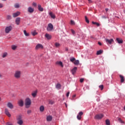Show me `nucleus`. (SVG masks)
<instances>
[{
	"instance_id": "nucleus-1",
	"label": "nucleus",
	"mask_w": 125,
	"mask_h": 125,
	"mask_svg": "<svg viewBox=\"0 0 125 125\" xmlns=\"http://www.w3.org/2000/svg\"><path fill=\"white\" fill-rule=\"evenodd\" d=\"M32 104V102L29 98H27L25 100V108H30V106Z\"/></svg>"
},
{
	"instance_id": "nucleus-2",
	"label": "nucleus",
	"mask_w": 125,
	"mask_h": 125,
	"mask_svg": "<svg viewBox=\"0 0 125 125\" xmlns=\"http://www.w3.org/2000/svg\"><path fill=\"white\" fill-rule=\"evenodd\" d=\"M14 77L16 79H20L21 78V71L19 70L15 71Z\"/></svg>"
},
{
	"instance_id": "nucleus-3",
	"label": "nucleus",
	"mask_w": 125,
	"mask_h": 125,
	"mask_svg": "<svg viewBox=\"0 0 125 125\" xmlns=\"http://www.w3.org/2000/svg\"><path fill=\"white\" fill-rule=\"evenodd\" d=\"M104 117L103 114H98L95 116V120H101Z\"/></svg>"
},
{
	"instance_id": "nucleus-4",
	"label": "nucleus",
	"mask_w": 125,
	"mask_h": 125,
	"mask_svg": "<svg viewBox=\"0 0 125 125\" xmlns=\"http://www.w3.org/2000/svg\"><path fill=\"white\" fill-rule=\"evenodd\" d=\"M11 30H12V26L10 25L9 26H7L5 29V33H6V34H8L10 31H11Z\"/></svg>"
},
{
	"instance_id": "nucleus-5",
	"label": "nucleus",
	"mask_w": 125,
	"mask_h": 125,
	"mask_svg": "<svg viewBox=\"0 0 125 125\" xmlns=\"http://www.w3.org/2000/svg\"><path fill=\"white\" fill-rule=\"evenodd\" d=\"M105 41L107 44H112V43L114 42V40L113 39H111L110 40L105 39Z\"/></svg>"
},
{
	"instance_id": "nucleus-6",
	"label": "nucleus",
	"mask_w": 125,
	"mask_h": 125,
	"mask_svg": "<svg viewBox=\"0 0 125 125\" xmlns=\"http://www.w3.org/2000/svg\"><path fill=\"white\" fill-rule=\"evenodd\" d=\"M43 49V46L42 44H38L36 47L35 49L38 50V49Z\"/></svg>"
},
{
	"instance_id": "nucleus-7",
	"label": "nucleus",
	"mask_w": 125,
	"mask_h": 125,
	"mask_svg": "<svg viewBox=\"0 0 125 125\" xmlns=\"http://www.w3.org/2000/svg\"><path fill=\"white\" fill-rule=\"evenodd\" d=\"M53 30V25L51 23H49L47 27V30L48 31H52Z\"/></svg>"
},
{
	"instance_id": "nucleus-8",
	"label": "nucleus",
	"mask_w": 125,
	"mask_h": 125,
	"mask_svg": "<svg viewBox=\"0 0 125 125\" xmlns=\"http://www.w3.org/2000/svg\"><path fill=\"white\" fill-rule=\"evenodd\" d=\"M19 106L20 107H23L24 106V101L22 100H20L18 102Z\"/></svg>"
},
{
	"instance_id": "nucleus-9",
	"label": "nucleus",
	"mask_w": 125,
	"mask_h": 125,
	"mask_svg": "<svg viewBox=\"0 0 125 125\" xmlns=\"http://www.w3.org/2000/svg\"><path fill=\"white\" fill-rule=\"evenodd\" d=\"M83 112L82 111L80 112L77 116L78 120H82V116H83Z\"/></svg>"
},
{
	"instance_id": "nucleus-10",
	"label": "nucleus",
	"mask_w": 125,
	"mask_h": 125,
	"mask_svg": "<svg viewBox=\"0 0 125 125\" xmlns=\"http://www.w3.org/2000/svg\"><path fill=\"white\" fill-rule=\"evenodd\" d=\"M20 13H21L19 11H18L15 13H13V17H14V18H15L16 17L19 16V15H20Z\"/></svg>"
},
{
	"instance_id": "nucleus-11",
	"label": "nucleus",
	"mask_w": 125,
	"mask_h": 125,
	"mask_svg": "<svg viewBox=\"0 0 125 125\" xmlns=\"http://www.w3.org/2000/svg\"><path fill=\"white\" fill-rule=\"evenodd\" d=\"M77 70H78L77 67H74L71 70L72 75H75L76 72H77Z\"/></svg>"
},
{
	"instance_id": "nucleus-12",
	"label": "nucleus",
	"mask_w": 125,
	"mask_h": 125,
	"mask_svg": "<svg viewBox=\"0 0 125 125\" xmlns=\"http://www.w3.org/2000/svg\"><path fill=\"white\" fill-rule=\"evenodd\" d=\"M7 106L9 109H13L14 108L13 104L10 102L7 103Z\"/></svg>"
},
{
	"instance_id": "nucleus-13",
	"label": "nucleus",
	"mask_w": 125,
	"mask_h": 125,
	"mask_svg": "<svg viewBox=\"0 0 125 125\" xmlns=\"http://www.w3.org/2000/svg\"><path fill=\"white\" fill-rule=\"evenodd\" d=\"M5 114L8 116V117H11V115L10 114V113H9V111L8 110V109L6 108L5 109Z\"/></svg>"
},
{
	"instance_id": "nucleus-14",
	"label": "nucleus",
	"mask_w": 125,
	"mask_h": 125,
	"mask_svg": "<svg viewBox=\"0 0 125 125\" xmlns=\"http://www.w3.org/2000/svg\"><path fill=\"white\" fill-rule=\"evenodd\" d=\"M56 65H59V66H61L62 68L64 67V65H63V62H56Z\"/></svg>"
},
{
	"instance_id": "nucleus-15",
	"label": "nucleus",
	"mask_w": 125,
	"mask_h": 125,
	"mask_svg": "<svg viewBox=\"0 0 125 125\" xmlns=\"http://www.w3.org/2000/svg\"><path fill=\"white\" fill-rule=\"evenodd\" d=\"M21 18H17L15 20V23L17 25H19L20 24V21Z\"/></svg>"
},
{
	"instance_id": "nucleus-16",
	"label": "nucleus",
	"mask_w": 125,
	"mask_h": 125,
	"mask_svg": "<svg viewBox=\"0 0 125 125\" xmlns=\"http://www.w3.org/2000/svg\"><path fill=\"white\" fill-rule=\"evenodd\" d=\"M28 11L29 12V13H33V12H34V8L29 7L28 8Z\"/></svg>"
},
{
	"instance_id": "nucleus-17",
	"label": "nucleus",
	"mask_w": 125,
	"mask_h": 125,
	"mask_svg": "<svg viewBox=\"0 0 125 125\" xmlns=\"http://www.w3.org/2000/svg\"><path fill=\"white\" fill-rule=\"evenodd\" d=\"M49 15L51 17V18H52L53 19H55L56 18V16H55V15L54 14H53V13L50 12L49 13Z\"/></svg>"
},
{
	"instance_id": "nucleus-18",
	"label": "nucleus",
	"mask_w": 125,
	"mask_h": 125,
	"mask_svg": "<svg viewBox=\"0 0 125 125\" xmlns=\"http://www.w3.org/2000/svg\"><path fill=\"white\" fill-rule=\"evenodd\" d=\"M45 38L48 39V40H51V35L46 33L45 35Z\"/></svg>"
},
{
	"instance_id": "nucleus-19",
	"label": "nucleus",
	"mask_w": 125,
	"mask_h": 125,
	"mask_svg": "<svg viewBox=\"0 0 125 125\" xmlns=\"http://www.w3.org/2000/svg\"><path fill=\"white\" fill-rule=\"evenodd\" d=\"M119 77L121 79V81H120L121 83H124V82H125V77H124V76L121 75H120Z\"/></svg>"
},
{
	"instance_id": "nucleus-20",
	"label": "nucleus",
	"mask_w": 125,
	"mask_h": 125,
	"mask_svg": "<svg viewBox=\"0 0 125 125\" xmlns=\"http://www.w3.org/2000/svg\"><path fill=\"white\" fill-rule=\"evenodd\" d=\"M46 120L47 122H51L52 121V116H48L46 117Z\"/></svg>"
},
{
	"instance_id": "nucleus-21",
	"label": "nucleus",
	"mask_w": 125,
	"mask_h": 125,
	"mask_svg": "<svg viewBox=\"0 0 125 125\" xmlns=\"http://www.w3.org/2000/svg\"><path fill=\"white\" fill-rule=\"evenodd\" d=\"M38 10H39V11H41L42 12L43 11V8L42 7V6L41 5V4H38Z\"/></svg>"
},
{
	"instance_id": "nucleus-22",
	"label": "nucleus",
	"mask_w": 125,
	"mask_h": 125,
	"mask_svg": "<svg viewBox=\"0 0 125 125\" xmlns=\"http://www.w3.org/2000/svg\"><path fill=\"white\" fill-rule=\"evenodd\" d=\"M116 41L118 43H123V41L122 39H120L119 38H116Z\"/></svg>"
},
{
	"instance_id": "nucleus-23",
	"label": "nucleus",
	"mask_w": 125,
	"mask_h": 125,
	"mask_svg": "<svg viewBox=\"0 0 125 125\" xmlns=\"http://www.w3.org/2000/svg\"><path fill=\"white\" fill-rule=\"evenodd\" d=\"M37 93H38V91L36 90L34 92V93L31 94V95L33 96V97H36V96H37Z\"/></svg>"
},
{
	"instance_id": "nucleus-24",
	"label": "nucleus",
	"mask_w": 125,
	"mask_h": 125,
	"mask_svg": "<svg viewBox=\"0 0 125 125\" xmlns=\"http://www.w3.org/2000/svg\"><path fill=\"white\" fill-rule=\"evenodd\" d=\"M40 112H43V111H44V107L42 105H41L40 107Z\"/></svg>"
},
{
	"instance_id": "nucleus-25",
	"label": "nucleus",
	"mask_w": 125,
	"mask_h": 125,
	"mask_svg": "<svg viewBox=\"0 0 125 125\" xmlns=\"http://www.w3.org/2000/svg\"><path fill=\"white\" fill-rule=\"evenodd\" d=\"M17 124L18 125H23V120H18L17 121Z\"/></svg>"
},
{
	"instance_id": "nucleus-26",
	"label": "nucleus",
	"mask_w": 125,
	"mask_h": 125,
	"mask_svg": "<svg viewBox=\"0 0 125 125\" xmlns=\"http://www.w3.org/2000/svg\"><path fill=\"white\" fill-rule=\"evenodd\" d=\"M12 18V17L10 15H8L6 16V19L7 20H11V19Z\"/></svg>"
},
{
	"instance_id": "nucleus-27",
	"label": "nucleus",
	"mask_w": 125,
	"mask_h": 125,
	"mask_svg": "<svg viewBox=\"0 0 125 125\" xmlns=\"http://www.w3.org/2000/svg\"><path fill=\"white\" fill-rule=\"evenodd\" d=\"M103 51L102 50H100L97 52V55H100V54H102Z\"/></svg>"
},
{
	"instance_id": "nucleus-28",
	"label": "nucleus",
	"mask_w": 125,
	"mask_h": 125,
	"mask_svg": "<svg viewBox=\"0 0 125 125\" xmlns=\"http://www.w3.org/2000/svg\"><path fill=\"white\" fill-rule=\"evenodd\" d=\"M92 23L94 25H96L98 27H99V26H100V24L96 22L92 21Z\"/></svg>"
},
{
	"instance_id": "nucleus-29",
	"label": "nucleus",
	"mask_w": 125,
	"mask_h": 125,
	"mask_svg": "<svg viewBox=\"0 0 125 125\" xmlns=\"http://www.w3.org/2000/svg\"><path fill=\"white\" fill-rule=\"evenodd\" d=\"M32 36H36V35L38 34V32H37V31H36V30H34L33 32L31 33Z\"/></svg>"
},
{
	"instance_id": "nucleus-30",
	"label": "nucleus",
	"mask_w": 125,
	"mask_h": 125,
	"mask_svg": "<svg viewBox=\"0 0 125 125\" xmlns=\"http://www.w3.org/2000/svg\"><path fill=\"white\" fill-rule=\"evenodd\" d=\"M7 56V53L5 52V53H3L2 57V58H5V57Z\"/></svg>"
},
{
	"instance_id": "nucleus-31",
	"label": "nucleus",
	"mask_w": 125,
	"mask_h": 125,
	"mask_svg": "<svg viewBox=\"0 0 125 125\" xmlns=\"http://www.w3.org/2000/svg\"><path fill=\"white\" fill-rule=\"evenodd\" d=\"M14 7L15 8H19V7H20V5L18 3H16L14 5Z\"/></svg>"
},
{
	"instance_id": "nucleus-32",
	"label": "nucleus",
	"mask_w": 125,
	"mask_h": 125,
	"mask_svg": "<svg viewBox=\"0 0 125 125\" xmlns=\"http://www.w3.org/2000/svg\"><path fill=\"white\" fill-rule=\"evenodd\" d=\"M12 49L13 50H15V49H16V48H17V46H16L15 45H12Z\"/></svg>"
},
{
	"instance_id": "nucleus-33",
	"label": "nucleus",
	"mask_w": 125,
	"mask_h": 125,
	"mask_svg": "<svg viewBox=\"0 0 125 125\" xmlns=\"http://www.w3.org/2000/svg\"><path fill=\"white\" fill-rule=\"evenodd\" d=\"M74 64H75V65H79V64H80V62L79 60L75 61Z\"/></svg>"
},
{
	"instance_id": "nucleus-34",
	"label": "nucleus",
	"mask_w": 125,
	"mask_h": 125,
	"mask_svg": "<svg viewBox=\"0 0 125 125\" xmlns=\"http://www.w3.org/2000/svg\"><path fill=\"white\" fill-rule=\"evenodd\" d=\"M22 120V116H21V115H19L17 118V121H21Z\"/></svg>"
},
{
	"instance_id": "nucleus-35",
	"label": "nucleus",
	"mask_w": 125,
	"mask_h": 125,
	"mask_svg": "<svg viewBox=\"0 0 125 125\" xmlns=\"http://www.w3.org/2000/svg\"><path fill=\"white\" fill-rule=\"evenodd\" d=\"M105 124H106V125H110V120H109V119H107L105 121Z\"/></svg>"
},
{
	"instance_id": "nucleus-36",
	"label": "nucleus",
	"mask_w": 125,
	"mask_h": 125,
	"mask_svg": "<svg viewBox=\"0 0 125 125\" xmlns=\"http://www.w3.org/2000/svg\"><path fill=\"white\" fill-rule=\"evenodd\" d=\"M23 33L26 37H29V33H27V31H26V30H24Z\"/></svg>"
},
{
	"instance_id": "nucleus-37",
	"label": "nucleus",
	"mask_w": 125,
	"mask_h": 125,
	"mask_svg": "<svg viewBox=\"0 0 125 125\" xmlns=\"http://www.w3.org/2000/svg\"><path fill=\"white\" fill-rule=\"evenodd\" d=\"M85 21L88 24L89 23V20H88V19H87V17L86 16H85Z\"/></svg>"
},
{
	"instance_id": "nucleus-38",
	"label": "nucleus",
	"mask_w": 125,
	"mask_h": 125,
	"mask_svg": "<svg viewBox=\"0 0 125 125\" xmlns=\"http://www.w3.org/2000/svg\"><path fill=\"white\" fill-rule=\"evenodd\" d=\"M61 87V85L60 83H58L56 85V88H58V89H59V88H60Z\"/></svg>"
},
{
	"instance_id": "nucleus-39",
	"label": "nucleus",
	"mask_w": 125,
	"mask_h": 125,
	"mask_svg": "<svg viewBox=\"0 0 125 125\" xmlns=\"http://www.w3.org/2000/svg\"><path fill=\"white\" fill-rule=\"evenodd\" d=\"M99 88L101 89V90H103V88H104V86L103 85H100L99 86Z\"/></svg>"
},
{
	"instance_id": "nucleus-40",
	"label": "nucleus",
	"mask_w": 125,
	"mask_h": 125,
	"mask_svg": "<svg viewBox=\"0 0 125 125\" xmlns=\"http://www.w3.org/2000/svg\"><path fill=\"white\" fill-rule=\"evenodd\" d=\"M70 61L71 62H74V61H76V59L75 58H70Z\"/></svg>"
},
{
	"instance_id": "nucleus-41",
	"label": "nucleus",
	"mask_w": 125,
	"mask_h": 125,
	"mask_svg": "<svg viewBox=\"0 0 125 125\" xmlns=\"http://www.w3.org/2000/svg\"><path fill=\"white\" fill-rule=\"evenodd\" d=\"M55 45L56 47H59L60 46V44L59 43H55Z\"/></svg>"
},
{
	"instance_id": "nucleus-42",
	"label": "nucleus",
	"mask_w": 125,
	"mask_h": 125,
	"mask_svg": "<svg viewBox=\"0 0 125 125\" xmlns=\"http://www.w3.org/2000/svg\"><path fill=\"white\" fill-rule=\"evenodd\" d=\"M118 121L119 123H121V124H124V121H123L121 118H119Z\"/></svg>"
},
{
	"instance_id": "nucleus-43",
	"label": "nucleus",
	"mask_w": 125,
	"mask_h": 125,
	"mask_svg": "<svg viewBox=\"0 0 125 125\" xmlns=\"http://www.w3.org/2000/svg\"><path fill=\"white\" fill-rule=\"evenodd\" d=\"M54 102H53L52 100H50V101H49V104H51V105H52V104H54Z\"/></svg>"
},
{
	"instance_id": "nucleus-44",
	"label": "nucleus",
	"mask_w": 125,
	"mask_h": 125,
	"mask_svg": "<svg viewBox=\"0 0 125 125\" xmlns=\"http://www.w3.org/2000/svg\"><path fill=\"white\" fill-rule=\"evenodd\" d=\"M32 5H33V6H34V7H37V3H36V2H33V3H32Z\"/></svg>"
},
{
	"instance_id": "nucleus-45",
	"label": "nucleus",
	"mask_w": 125,
	"mask_h": 125,
	"mask_svg": "<svg viewBox=\"0 0 125 125\" xmlns=\"http://www.w3.org/2000/svg\"><path fill=\"white\" fill-rule=\"evenodd\" d=\"M83 81H84V79L83 78H81L80 80V83H83Z\"/></svg>"
},
{
	"instance_id": "nucleus-46",
	"label": "nucleus",
	"mask_w": 125,
	"mask_h": 125,
	"mask_svg": "<svg viewBox=\"0 0 125 125\" xmlns=\"http://www.w3.org/2000/svg\"><path fill=\"white\" fill-rule=\"evenodd\" d=\"M70 23L71 24V25H75V21H73L71 20L70 21Z\"/></svg>"
},
{
	"instance_id": "nucleus-47",
	"label": "nucleus",
	"mask_w": 125,
	"mask_h": 125,
	"mask_svg": "<svg viewBox=\"0 0 125 125\" xmlns=\"http://www.w3.org/2000/svg\"><path fill=\"white\" fill-rule=\"evenodd\" d=\"M31 113H32V110H27L28 115H29V114H31Z\"/></svg>"
},
{
	"instance_id": "nucleus-48",
	"label": "nucleus",
	"mask_w": 125,
	"mask_h": 125,
	"mask_svg": "<svg viewBox=\"0 0 125 125\" xmlns=\"http://www.w3.org/2000/svg\"><path fill=\"white\" fill-rule=\"evenodd\" d=\"M3 7V4L1 3H0V8H2Z\"/></svg>"
},
{
	"instance_id": "nucleus-49",
	"label": "nucleus",
	"mask_w": 125,
	"mask_h": 125,
	"mask_svg": "<svg viewBox=\"0 0 125 125\" xmlns=\"http://www.w3.org/2000/svg\"><path fill=\"white\" fill-rule=\"evenodd\" d=\"M69 94H70V92H68L66 93V97H69Z\"/></svg>"
},
{
	"instance_id": "nucleus-50",
	"label": "nucleus",
	"mask_w": 125,
	"mask_h": 125,
	"mask_svg": "<svg viewBox=\"0 0 125 125\" xmlns=\"http://www.w3.org/2000/svg\"><path fill=\"white\" fill-rule=\"evenodd\" d=\"M71 33H72V34H75V31L73 29H71Z\"/></svg>"
},
{
	"instance_id": "nucleus-51",
	"label": "nucleus",
	"mask_w": 125,
	"mask_h": 125,
	"mask_svg": "<svg viewBox=\"0 0 125 125\" xmlns=\"http://www.w3.org/2000/svg\"><path fill=\"white\" fill-rule=\"evenodd\" d=\"M102 18H103V19H106V16H103L102 17Z\"/></svg>"
},
{
	"instance_id": "nucleus-52",
	"label": "nucleus",
	"mask_w": 125,
	"mask_h": 125,
	"mask_svg": "<svg viewBox=\"0 0 125 125\" xmlns=\"http://www.w3.org/2000/svg\"><path fill=\"white\" fill-rule=\"evenodd\" d=\"M98 44L99 45H102V43H101V42H98Z\"/></svg>"
},
{
	"instance_id": "nucleus-53",
	"label": "nucleus",
	"mask_w": 125,
	"mask_h": 125,
	"mask_svg": "<svg viewBox=\"0 0 125 125\" xmlns=\"http://www.w3.org/2000/svg\"><path fill=\"white\" fill-rule=\"evenodd\" d=\"M75 97H76V95H74L73 96H72L73 99H74V98H75Z\"/></svg>"
},
{
	"instance_id": "nucleus-54",
	"label": "nucleus",
	"mask_w": 125,
	"mask_h": 125,
	"mask_svg": "<svg viewBox=\"0 0 125 125\" xmlns=\"http://www.w3.org/2000/svg\"><path fill=\"white\" fill-rule=\"evenodd\" d=\"M88 1L90 3H91V2H92V1H91V0H88Z\"/></svg>"
},
{
	"instance_id": "nucleus-55",
	"label": "nucleus",
	"mask_w": 125,
	"mask_h": 125,
	"mask_svg": "<svg viewBox=\"0 0 125 125\" xmlns=\"http://www.w3.org/2000/svg\"><path fill=\"white\" fill-rule=\"evenodd\" d=\"M9 124V123L8 122V123H7L6 124V125H12V124Z\"/></svg>"
},
{
	"instance_id": "nucleus-56",
	"label": "nucleus",
	"mask_w": 125,
	"mask_h": 125,
	"mask_svg": "<svg viewBox=\"0 0 125 125\" xmlns=\"http://www.w3.org/2000/svg\"><path fill=\"white\" fill-rule=\"evenodd\" d=\"M108 10H109V9L108 8H106L105 9V11L107 12V11H108Z\"/></svg>"
},
{
	"instance_id": "nucleus-57",
	"label": "nucleus",
	"mask_w": 125,
	"mask_h": 125,
	"mask_svg": "<svg viewBox=\"0 0 125 125\" xmlns=\"http://www.w3.org/2000/svg\"><path fill=\"white\" fill-rule=\"evenodd\" d=\"M1 77H2V75L0 73V78H1Z\"/></svg>"
},
{
	"instance_id": "nucleus-58",
	"label": "nucleus",
	"mask_w": 125,
	"mask_h": 125,
	"mask_svg": "<svg viewBox=\"0 0 125 125\" xmlns=\"http://www.w3.org/2000/svg\"><path fill=\"white\" fill-rule=\"evenodd\" d=\"M2 1H6V0H1Z\"/></svg>"
},
{
	"instance_id": "nucleus-59",
	"label": "nucleus",
	"mask_w": 125,
	"mask_h": 125,
	"mask_svg": "<svg viewBox=\"0 0 125 125\" xmlns=\"http://www.w3.org/2000/svg\"><path fill=\"white\" fill-rule=\"evenodd\" d=\"M12 96L13 97H14L15 96H14V94H12Z\"/></svg>"
},
{
	"instance_id": "nucleus-60",
	"label": "nucleus",
	"mask_w": 125,
	"mask_h": 125,
	"mask_svg": "<svg viewBox=\"0 0 125 125\" xmlns=\"http://www.w3.org/2000/svg\"><path fill=\"white\" fill-rule=\"evenodd\" d=\"M65 106L67 107V104H65Z\"/></svg>"
},
{
	"instance_id": "nucleus-61",
	"label": "nucleus",
	"mask_w": 125,
	"mask_h": 125,
	"mask_svg": "<svg viewBox=\"0 0 125 125\" xmlns=\"http://www.w3.org/2000/svg\"><path fill=\"white\" fill-rule=\"evenodd\" d=\"M0 100H1V98H0Z\"/></svg>"
},
{
	"instance_id": "nucleus-62",
	"label": "nucleus",
	"mask_w": 125,
	"mask_h": 125,
	"mask_svg": "<svg viewBox=\"0 0 125 125\" xmlns=\"http://www.w3.org/2000/svg\"><path fill=\"white\" fill-rule=\"evenodd\" d=\"M100 99H99V100H98V101H100Z\"/></svg>"
}]
</instances>
